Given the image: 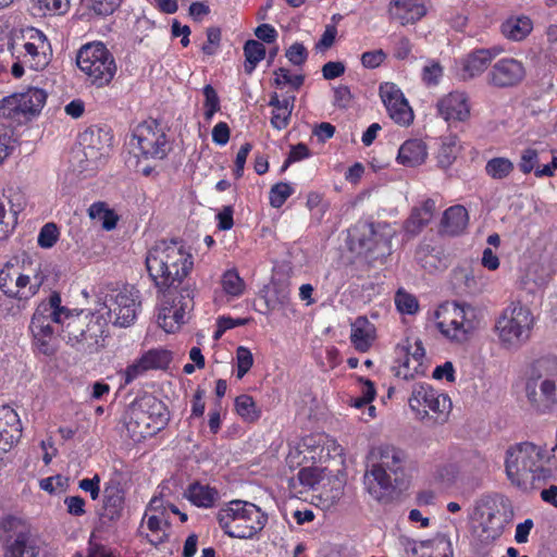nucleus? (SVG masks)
Here are the masks:
<instances>
[{"instance_id": "52", "label": "nucleus", "mask_w": 557, "mask_h": 557, "mask_svg": "<svg viewBox=\"0 0 557 557\" xmlns=\"http://www.w3.org/2000/svg\"><path fill=\"white\" fill-rule=\"evenodd\" d=\"M274 84L277 87L290 85L294 89H299L305 81L302 75H290L289 71L284 67H280L274 71Z\"/></svg>"}, {"instance_id": "10", "label": "nucleus", "mask_w": 557, "mask_h": 557, "mask_svg": "<svg viewBox=\"0 0 557 557\" xmlns=\"http://www.w3.org/2000/svg\"><path fill=\"white\" fill-rule=\"evenodd\" d=\"M440 333L457 344L466 343L480 326L478 311L469 304L445 302L435 311Z\"/></svg>"}, {"instance_id": "24", "label": "nucleus", "mask_w": 557, "mask_h": 557, "mask_svg": "<svg viewBox=\"0 0 557 557\" xmlns=\"http://www.w3.org/2000/svg\"><path fill=\"white\" fill-rule=\"evenodd\" d=\"M22 436L18 414L10 406L0 407V455L9 451Z\"/></svg>"}, {"instance_id": "6", "label": "nucleus", "mask_w": 557, "mask_h": 557, "mask_svg": "<svg viewBox=\"0 0 557 557\" xmlns=\"http://www.w3.org/2000/svg\"><path fill=\"white\" fill-rule=\"evenodd\" d=\"M66 308L61 306L59 293H52L47 301H41L30 320L29 330L36 349L45 355L52 356L58 348L54 324L63 327Z\"/></svg>"}, {"instance_id": "58", "label": "nucleus", "mask_w": 557, "mask_h": 557, "mask_svg": "<svg viewBox=\"0 0 557 557\" xmlns=\"http://www.w3.org/2000/svg\"><path fill=\"white\" fill-rule=\"evenodd\" d=\"M397 356H407L410 360H417V362L424 363V348L421 342H416L413 347H408L406 345H398L396 347Z\"/></svg>"}, {"instance_id": "26", "label": "nucleus", "mask_w": 557, "mask_h": 557, "mask_svg": "<svg viewBox=\"0 0 557 557\" xmlns=\"http://www.w3.org/2000/svg\"><path fill=\"white\" fill-rule=\"evenodd\" d=\"M400 543L407 553L418 555L419 549H431L430 557H450L453 555L451 544L445 535H437L426 541H413L408 537H400Z\"/></svg>"}, {"instance_id": "22", "label": "nucleus", "mask_w": 557, "mask_h": 557, "mask_svg": "<svg viewBox=\"0 0 557 557\" xmlns=\"http://www.w3.org/2000/svg\"><path fill=\"white\" fill-rule=\"evenodd\" d=\"M191 308V299L178 296L162 301L158 323L166 333H174L186 322V315Z\"/></svg>"}, {"instance_id": "23", "label": "nucleus", "mask_w": 557, "mask_h": 557, "mask_svg": "<svg viewBox=\"0 0 557 557\" xmlns=\"http://www.w3.org/2000/svg\"><path fill=\"white\" fill-rule=\"evenodd\" d=\"M438 114L449 124L466 122L470 117L471 107L469 97L462 91H453L437 102Z\"/></svg>"}, {"instance_id": "13", "label": "nucleus", "mask_w": 557, "mask_h": 557, "mask_svg": "<svg viewBox=\"0 0 557 557\" xmlns=\"http://www.w3.org/2000/svg\"><path fill=\"white\" fill-rule=\"evenodd\" d=\"M76 63L91 84L98 87L108 85L116 72L112 53L101 42L83 46L77 53Z\"/></svg>"}, {"instance_id": "11", "label": "nucleus", "mask_w": 557, "mask_h": 557, "mask_svg": "<svg viewBox=\"0 0 557 557\" xmlns=\"http://www.w3.org/2000/svg\"><path fill=\"white\" fill-rule=\"evenodd\" d=\"M218 520L228 536L250 539L264 528L267 516L252 503L233 500L219 510Z\"/></svg>"}, {"instance_id": "53", "label": "nucleus", "mask_w": 557, "mask_h": 557, "mask_svg": "<svg viewBox=\"0 0 557 557\" xmlns=\"http://www.w3.org/2000/svg\"><path fill=\"white\" fill-rule=\"evenodd\" d=\"M59 228L54 223L45 224L38 235V245L41 248H51L59 239Z\"/></svg>"}, {"instance_id": "44", "label": "nucleus", "mask_w": 557, "mask_h": 557, "mask_svg": "<svg viewBox=\"0 0 557 557\" xmlns=\"http://www.w3.org/2000/svg\"><path fill=\"white\" fill-rule=\"evenodd\" d=\"M235 409L236 412L248 422H253L260 417V411L257 409L253 398L246 394L236 397Z\"/></svg>"}, {"instance_id": "2", "label": "nucleus", "mask_w": 557, "mask_h": 557, "mask_svg": "<svg viewBox=\"0 0 557 557\" xmlns=\"http://www.w3.org/2000/svg\"><path fill=\"white\" fill-rule=\"evenodd\" d=\"M8 50L13 59L11 73L15 78L25 70L42 71L52 59V48L47 36L39 29L26 27L11 33Z\"/></svg>"}, {"instance_id": "61", "label": "nucleus", "mask_w": 557, "mask_h": 557, "mask_svg": "<svg viewBox=\"0 0 557 557\" xmlns=\"http://www.w3.org/2000/svg\"><path fill=\"white\" fill-rule=\"evenodd\" d=\"M308 53L302 44L295 42L286 50V58L295 65H301L307 60Z\"/></svg>"}, {"instance_id": "15", "label": "nucleus", "mask_w": 557, "mask_h": 557, "mask_svg": "<svg viewBox=\"0 0 557 557\" xmlns=\"http://www.w3.org/2000/svg\"><path fill=\"white\" fill-rule=\"evenodd\" d=\"M128 146L136 158L144 160H163L171 150L165 133L154 120L138 124Z\"/></svg>"}, {"instance_id": "34", "label": "nucleus", "mask_w": 557, "mask_h": 557, "mask_svg": "<svg viewBox=\"0 0 557 557\" xmlns=\"http://www.w3.org/2000/svg\"><path fill=\"white\" fill-rule=\"evenodd\" d=\"M290 302V290L286 283H273L265 294V304L270 310H281Z\"/></svg>"}, {"instance_id": "7", "label": "nucleus", "mask_w": 557, "mask_h": 557, "mask_svg": "<svg viewBox=\"0 0 557 557\" xmlns=\"http://www.w3.org/2000/svg\"><path fill=\"white\" fill-rule=\"evenodd\" d=\"M548 461L549 456L542 446L532 442L517 443L506 450V474L512 484L525 486L530 481L540 478L539 473Z\"/></svg>"}, {"instance_id": "4", "label": "nucleus", "mask_w": 557, "mask_h": 557, "mask_svg": "<svg viewBox=\"0 0 557 557\" xmlns=\"http://www.w3.org/2000/svg\"><path fill=\"white\" fill-rule=\"evenodd\" d=\"M377 462L364 473V484L369 494L376 500L388 498L394 483L404 474L407 454L394 445H381L374 451Z\"/></svg>"}, {"instance_id": "39", "label": "nucleus", "mask_w": 557, "mask_h": 557, "mask_svg": "<svg viewBox=\"0 0 557 557\" xmlns=\"http://www.w3.org/2000/svg\"><path fill=\"white\" fill-rule=\"evenodd\" d=\"M399 363L393 367L394 374L397 377L409 381L413 380L417 375H422L425 372V366L417 360H410L407 356H398Z\"/></svg>"}, {"instance_id": "48", "label": "nucleus", "mask_w": 557, "mask_h": 557, "mask_svg": "<svg viewBox=\"0 0 557 557\" xmlns=\"http://www.w3.org/2000/svg\"><path fill=\"white\" fill-rule=\"evenodd\" d=\"M42 14H64L70 9V0H32Z\"/></svg>"}, {"instance_id": "5", "label": "nucleus", "mask_w": 557, "mask_h": 557, "mask_svg": "<svg viewBox=\"0 0 557 557\" xmlns=\"http://www.w3.org/2000/svg\"><path fill=\"white\" fill-rule=\"evenodd\" d=\"M534 325L532 310L521 301H511L496 318L493 331L502 348L518 350L530 339Z\"/></svg>"}, {"instance_id": "1", "label": "nucleus", "mask_w": 557, "mask_h": 557, "mask_svg": "<svg viewBox=\"0 0 557 557\" xmlns=\"http://www.w3.org/2000/svg\"><path fill=\"white\" fill-rule=\"evenodd\" d=\"M194 265L193 256L178 240H159L146 256L149 277L158 292L176 289L188 276Z\"/></svg>"}, {"instance_id": "62", "label": "nucleus", "mask_w": 557, "mask_h": 557, "mask_svg": "<svg viewBox=\"0 0 557 557\" xmlns=\"http://www.w3.org/2000/svg\"><path fill=\"white\" fill-rule=\"evenodd\" d=\"M13 149L12 136L3 125H0V164L10 156Z\"/></svg>"}, {"instance_id": "36", "label": "nucleus", "mask_w": 557, "mask_h": 557, "mask_svg": "<svg viewBox=\"0 0 557 557\" xmlns=\"http://www.w3.org/2000/svg\"><path fill=\"white\" fill-rule=\"evenodd\" d=\"M103 504L107 516L111 519L119 517L124 504V495L116 484L106 486L103 491Z\"/></svg>"}, {"instance_id": "45", "label": "nucleus", "mask_w": 557, "mask_h": 557, "mask_svg": "<svg viewBox=\"0 0 557 557\" xmlns=\"http://www.w3.org/2000/svg\"><path fill=\"white\" fill-rule=\"evenodd\" d=\"M223 290L233 297H238L244 293L245 283L235 270L226 271L221 280Z\"/></svg>"}, {"instance_id": "64", "label": "nucleus", "mask_w": 557, "mask_h": 557, "mask_svg": "<svg viewBox=\"0 0 557 557\" xmlns=\"http://www.w3.org/2000/svg\"><path fill=\"white\" fill-rule=\"evenodd\" d=\"M120 5V0H90V8L99 15H108Z\"/></svg>"}, {"instance_id": "28", "label": "nucleus", "mask_w": 557, "mask_h": 557, "mask_svg": "<svg viewBox=\"0 0 557 557\" xmlns=\"http://www.w3.org/2000/svg\"><path fill=\"white\" fill-rule=\"evenodd\" d=\"M388 13L392 18L401 25L413 24L426 13L424 5L419 0H392Z\"/></svg>"}, {"instance_id": "19", "label": "nucleus", "mask_w": 557, "mask_h": 557, "mask_svg": "<svg viewBox=\"0 0 557 557\" xmlns=\"http://www.w3.org/2000/svg\"><path fill=\"white\" fill-rule=\"evenodd\" d=\"M45 278L46 276L42 273L39 262H34L29 258L23 259L22 263L18 262V270L14 283V288L18 289V293L10 297L18 300H28L38 293Z\"/></svg>"}, {"instance_id": "60", "label": "nucleus", "mask_w": 557, "mask_h": 557, "mask_svg": "<svg viewBox=\"0 0 557 557\" xmlns=\"http://www.w3.org/2000/svg\"><path fill=\"white\" fill-rule=\"evenodd\" d=\"M299 483L306 487L314 488L320 481V473L315 468H302L297 474Z\"/></svg>"}, {"instance_id": "29", "label": "nucleus", "mask_w": 557, "mask_h": 557, "mask_svg": "<svg viewBox=\"0 0 557 557\" xmlns=\"http://www.w3.org/2000/svg\"><path fill=\"white\" fill-rule=\"evenodd\" d=\"M103 153L94 145H87L73 152L72 164L79 174L90 175L101 163Z\"/></svg>"}, {"instance_id": "20", "label": "nucleus", "mask_w": 557, "mask_h": 557, "mask_svg": "<svg viewBox=\"0 0 557 557\" xmlns=\"http://www.w3.org/2000/svg\"><path fill=\"white\" fill-rule=\"evenodd\" d=\"M524 77L525 69L521 61L503 58L492 65L486 75V83L496 88H509L520 84Z\"/></svg>"}, {"instance_id": "32", "label": "nucleus", "mask_w": 557, "mask_h": 557, "mask_svg": "<svg viewBox=\"0 0 557 557\" xmlns=\"http://www.w3.org/2000/svg\"><path fill=\"white\" fill-rule=\"evenodd\" d=\"M468 224V212L462 206H453L444 212L443 232L449 235L460 234Z\"/></svg>"}, {"instance_id": "56", "label": "nucleus", "mask_w": 557, "mask_h": 557, "mask_svg": "<svg viewBox=\"0 0 557 557\" xmlns=\"http://www.w3.org/2000/svg\"><path fill=\"white\" fill-rule=\"evenodd\" d=\"M416 258L421 267L429 272H433L440 268L441 261L433 250L421 248L417 251Z\"/></svg>"}, {"instance_id": "57", "label": "nucleus", "mask_w": 557, "mask_h": 557, "mask_svg": "<svg viewBox=\"0 0 557 557\" xmlns=\"http://www.w3.org/2000/svg\"><path fill=\"white\" fill-rule=\"evenodd\" d=\"M539 166V152L535 149L528 148L523 150L519 162V169L522 173L529 174L535 172Z\"/></svg>"}, {"instance_id": "63", "label": "nucleus", "mask_w": 557, "mask_h": 557, "mask_svg": "<svg viewBox=\"0 0 557 557\" xmlns=\"http://www.w3.org/2000/svg\"><path fill=\"white\" fill-rule=\"evenodd\" d=\"M67 480L62 475L49 476L40 480L39 486L41 490L52 494L58 490L62 491L66 485Z\"/></svg>"}, {"instance_id": "46", "label": "nucleus", "mask_w": 557, "mask_h": 557, "mask_svg": "<svg viewBox=\"0 0 557 557\" xmlns=\"http://www.w3.org/2000/svg\"><path fill=\"white\" fill-rule=\"evenodd\" d=\"M17 224V212L7 210L4 202L0 200V240L8 238Z\"/></svg>"}, {"instance_id": "40", "label": "nucleus", "mask_w": 557, "mask_h": 557, "mask_svg": "<svg viewBox=\"0 0 557 557\" xmlns=\"http://www.w3.org/2000/svg\"><path fill=\"white\" fill-rule=\"evenodd\" d=\"M88 215L90 219L99 221L107 231L113 230L117 223V215L113 210L107 208L104 202L92 203L88 209Z\"/></svg>"}, {"instance_id": "25", "label": "nucleus", "mask_w": 557, "mask_h": 557, "mask_svg": "<svg viewBox=\"0 0 557 557\" xmlns=\"http://www.w3.org/2000/svg\"><path fill=\"white\" fill-rule=\"evenodd\" d=\"M500 52L502 50L499 48L494 47L490 49H476L469 53L461 62V79L469 81L480 76Z\"/></svg>"}, {"instance_id": "27", "label": "nucleus", "mask_w": 557, "mask_h": 557, "mask_svg": "<svg viewBox=\"0 0 557 557\" xmlns=\"http://www.w3.org/2000/svg\"><path fill=\"white\" fill-rule=\"evenodd\" d=\"M376 338V329L367 317L356 318L350 324V342L359 352H367Z\"/></svg>"}, {"instance_id": "41", "label": "nucleus", "mask_w": 557, "mask_h": 557, "mask_svg": "<svg viewBox=\"0 0 557 557\" xmlns=\"http://www.w3.org/2000/svg\"><path fill=\"white\" fill-rule=\"evenodd\" d=\"M244 54L246 58L245 72L251 74L257 64L264 59L265 48L260 41L250 39L244 46Z\"/></svg>"}, {"instance_id": "38", "label": "nucleus", "mask_w": 557, "mask_h": 557, "mask_svg": "<svg viewBox=\"0 0 557 557\" xmlns=\"http://www.w3.org/2000/svg\"><path fill=\"white\" fill-rule=\"evenodd\" d=\"M458 152L459 140L457 136L449 135L444 137L436 157L438 165L442 169L449 168L456 160Z\"/></svg>"}, {"instance_id": "9", "label": "nucleus", "mask_w": 557, "mask_h": 557, "mask_svg": "<svg viewBox=\"0 0 557 557\" xmlns=\"http://www.w3.org/2000/svg\"><path fill=\"white\" fill-rule=\"evenodd\" d=\"M473 536L483 544H491L503 534L513 512L509 500L502 495L483 497L475 508Z\"/></svg>"}, {"instance_id": "37", "label": "nucleus", "mask_w": 557, "mask_h": 557, "mask_svg": "<svg viewBox=\"0 0 557 557\" xmlns=\"http://www.w3.org/2000/svg\"><path fill=\"white\" fill-rule=\"evenodd\" d=\"M295 100V96L285 97L282 99V106L272 110L270 123L273 128L282 131L289 125Z\"/></svg>"}, {"instance_id": "42", "label": "nucleus", "mask_w": 557, "mask_h": 557, "mask_svg": "<svg viewBox=\"0 0 557 557\" xmlns=\"http://www.w3.org/2000/svg\"><path fill=\"white\" fill-rule=\"evenodd\" d=\"M17 270V259L8 261L0 270V289L9 297L18 293V289L14 288Z\"/></svg>"}, {"instance_id": "59", "label": "nucleus", "mask_w": 557, "mask_h": 557, "mask_svg": "<svg viewBox=\"0 0 557 557\" xmlns=\"http://www.w3.org/2000/svg\"><path fill=\"white\" fill-rule=\"evenodd\" d=\"M386 57L382 49L367 51L361 55V63L367 69H376L385 61Z\"/></svg>"}, {"instance_id": "14", "label": "nucleus", "mask_w": 557, "mask_h": 557, "mask_svg": "<svg viewBox=\"0 0 557 557\" xmlns=\"http://www.w3.org/2000/svg\"><path fill=\"white\" fill-rule=\"evenodd\" d=\"M2 557H38L39 547L29 524L17 517L8 516L0 522Z\"/></svg>"}, {"instance_id": "54", "label": "nucleus", "mask_w": 557, "mask_h": 557, "mask_svg": "<svg viewBox=\"0 0 557 557\" xmlns=\"http://www.w3.org/2000/svg\"><path fill=\"white\" fill-rule=\"evenodd\" d=\"M237 360V379H243L253 364L251 351L244 346H239L236 350Z\"/></svg>"}, {"instance_id": "49", "label": "nucleus", "mask_w": 557, "mask_h": 557, "mask_svg": "<svg viewBox=\"0 0 557 557\" xmlns=\"http://www.w3.org/2000/svg\"><path fill=\"white\" fill-rule=\"evenodd\" d=\"M293 194V187L287 183H276L270 190V205L273 208H281L287 198Z\"/></svg>"}, {"instance_id": "50", "label": "nucleus", "mask_w": 557, "mask_h": 557, "mask_svg": "<svg viewBox=\"0 0 557 557\" xmlns=\"http://www.w3.org/2000/svg\"><path fill=\"white\" fill-rule=\"evenodd\" d=\"M395 305L401 313L413 314L419 309L417 298L404 290H398L395 295Z\"/></svg>"}, {"instance_id": "8", "label": "nucleus", "mask_w": 557, "mask_h": 557, "mask_svg": "<svg viewBox=\"0 0 557 557\" xmlns=\"http://www.w3.org/2000/svg\"><path fill=\"white\" fill-rule=\"evenodd\" d=\"M108 322L103 314L90 311L71 312L66 308L63 320V337L81 351L91 352L104 336Z\"/></svg>"}, {"instance_id": "30", "label": "nucleus", "mask_w": 557, "mask_h": 557, "mask_svg": "<svg viewBox=\"0 0 557 557\" xmlns=\"http://www.w3.org/2000/svg\"><path fill=\"white\" fill-rule=\"evenodd\" d=\"M426 145L421 139L406 140L398 150L397 160L406 166H417L426 160Z\"/></svg>"}, {"instance_id": "3", "label": "nucleus", "mask_w": 557, "mask_h": 557, "mask_svg": "<svg viewBox=\"0 0 557 557\" xmlns=\"http://www.w3.org/2000/svg\"><path fill=\"white\" fill-rule=\"evenodd\" d=\"M529 406L537 413L557 410V356L541 357L532 362L524 383Z\"/></svg>"}, {"instance_id": "33", "label": "nucleus", "mask_w": 557, "mask_h": 557, "mask_svg": "<svg viewBox=\"0 0 557 557\" xmlns=\"http://www.w3.org/2000/svg\"><path fill=\"white\" fill-rule=\"evenodd\" d=\"M532 30V22L529 17H512L502 24V33L511 40H522Z\"/></svg>"}, {"instance_id": "43", "label": "nucleus", "mask_w": 557, "mask_h": 557, "mask_svg": "<svg viewBox=\"0 0 557 557\" xmlns=\"http://www.w3.org/2000/svg\"><path fill=\"white\" fill-rule=\"evenodd\" d=\"M513 169V163L504 157L493 158L488 160L485 165L486 174L494 180H503L508 177Z\"/></svg>"}, {"instance_id": "12", "label": "nucleus", "mask_w": 557, "mask_h": 557, "mask_svg": "<svg viewBox=\"0 0 557 557\" xmlns=\"http://www.w3.org/2000/svg\"><path fill=\"white\" fill-rule=\"evenodd\" d=\"M168 420L164 404L152 395H146L132 404L125 425L133 441L139 442L160 431Z\"/></svg>"}, {"instance_id": "17", "label": "nucleus", "mask_w": 557, "mask_h": 557, "mask_svg": "<svg viewBox=\"0 0 557 557\" xmlns=\"http://www.w3.org/2000/svg\"><path fill=\"white\" fill-rule=\"evenodd\" d=\"M408 401L409 407L420 420H424L430 412H433L444 422L451 409L450 398L428 384H416Z\"/></svg>"}, {"instance_id": "35", "label": "nucleus", "mask_w": 557, "mask_h": 557, "mask_svg": "<svg viewBox=\"0 0 557 557\" xmlns=\"http://www.w3.org/2000/svg\"><path fill=\"white\" fill-rule=\"evenodd\" d=\"M186 496L196 506L208 508L213 506L218 492L208 485L195 483L188 487Z\"/></svg>"}, {"instance_id": "16", "label": "nucleus", "mask_w": 557, "mask_h": 557, "mask_svg": "<svg viewBox=\"0 0 557 557\" xmlns=\"http://www.w3.org/2000/svg\"><path fill=\"white\" fill-rule=\"evenodd\" d=\"M139 290L135 287L115 288L106 293L98 313L108 315L107 322L127 327L136 319L140 307Z\"/></svg>"}, {"instance_id": "55", "label": "nucleus", "mask_w": 557, "mask_h": 557, "mask_svg": "<svg viewBox=\"0 0 557 557\" xmlns=\"http://www.w3.org/2000/svg\"><path fill=\"white\" fill-rule=\"evenodd\" d=\"M443 76V67L437 61H429L422 69V81L428 86L437 85Z\"/></svg>"}, {"instance_id": "31", "label": "nucleus", "mask_w": 557, "mask_h": 557, "mask_svg": "<svg viewBox=\"0 0 557 557\" xmlns=\"http://www.w3.org/2000/svg\"><path fill=\"white\" fill-rule=\"evenodd\" d=\"M435 209V201L433 199H426L420 207H414L406 221V231L413 235L420 233L433 219Z\"/></svg>"}, {"instance_id": "51", "label": "nucleus", "mask_w": 557, "mask_h": 557, "mask_svg": "<svg viewBox=\"0 0 557 557\" xmlns=\"http://www.w3.org/2000/svg\"><path fill=\"white\" fill-rule=\"evenodd\" d=\"M205 95V119L210 121L214 113L220 110V99L215 89L211 85L203 87Z\"/></svg>"}, {"instance_id": "47", "label": "nucleus", "mask_w": 557, "mask_h": 557, "mask_svg": "<svg viewBox=\"0 0 557 557\" xmlns=\"http://www.w3.org/2000/svg\"><path fill=\"white\" fill-rule=\"evenodd\" d=\"M140 359L147 370L164 369L171 361L170 354L165 350H149Z\"/></svg>"}, {"instance_id": "18", "label": "nucleus", "mask_w": 557, "mask_h": 557, "mask_svg": "<svg viewBox=\"0 0 557 557\" xmlns=\"http://www.w3.org/2000/svg\"><path fill=\"white\" fill-rule=\"evenodd\" d=\"M47 94L39 88H29L27 91L3 99L0 110L10 119H16L39 113L46 103Z\"/></svg>"}, {"instance_id": "21", "label": "nucleus", "mask_w": 557, "mask_h": 557, "mask_svg": "<svg viewBox=\"0 0 557 557\" xmlns=\"http://www.w3.org/2000/svg\"><path fill=\"white\" fill-rule=\"evenodd\" d=\"M380 97L389 116L399 125H409L413 121V112L401 90L393 83L380 86Z\"/></svg>"}]
</instances>
